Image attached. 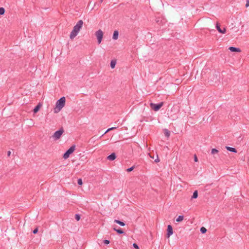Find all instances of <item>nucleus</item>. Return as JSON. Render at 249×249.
Wrapping results in <instances>:
<instances>
[{
	"label": "nucleus",
	"mask_w": 249,
	"mask_h": 249,
	"mask_svg": "<svg viewBox=\"0 0 249 249\" xmlns=\"http://www.w3.org/2000/svg\"><path fill=\"white\" fill-rule=\"evenodd\" d=\"M116 64V60H112L110 62V67L112 69H113L115 68V65Z\"/></svg>",
	"instance_id": "nucleus-19"
},
{
	"label": "nucleus",
	"mask_w": 249,
	"mask_h": 249,
	"mask_svg": "<svg viewBox=\"0 0 249 249\" xmlns=\"http://www.w3.org/2000/svg\"><path fill=\"white\" fill-rule=\"evenodd\" d=\"M104 0H100V1L101 3H102L103 1Z\"/></svg>",
	"instance_id": "nucleus-38"
},
{
	"label": "nucleus",
	"mask_w": 249,
	"mask_h": 249,
	"mask_svg": "<svg viewBox=\"0 0 249 249\" xmlns=\"http://www.w3.org/2000/svg\"><path fill=\"white\" fill-rule=\"evenodd\" d=\"M103 35V32L101 29H99L95 32V36L97 37L98 43L99 44L101 43L102 40Z\"/></svg>",
	"instance_id": "nucleus-5"
},
{
	"label": "nucleus",
	"mask_w": 249,
	"mask_h": 249,
	"mask_svg": "<svg viewBox=\"0 0 249 249\" xmlns=\"http://www.w3.org/2000/svg\"><path fill=\"white\" fill-rule=\"evenodd\" d=\"M198 197V192L196 190L193 193V196H192V199L196 198Z\"/></svg>",
	"instance_id": "nucleus-21"
},
{
	"label": "nucleus",
	"mask_w": 249,
	"mask_h": 249,
	"mask_svg": "<svg viewBox=\"0 0 249 249\" xmlns=\"http://www.w3.org/2000/svg\"><path fill=\"white\" fill-rule=\"evenodd\" d=\"M64 130L63 127L60 128L58 130L55 131L52 137L54 139V140L56 141L59 140L62 134L64 133Z\"/></svg>",
	"instance_id": "nucleus-2"
},
{
	"label": "nucleus",
	"mask_w": 249,
	"mask_h": 249,
	"mask_svg": "<svg viewBox=\"0 0 249 249\" xmlns=\"http://www.w3.org/2000/svg\"><path fill=\"white\" fill-rule=\"evenodd\" d=\"M133 246L134 248H135L136 249H139V246L137 244L134 243Z\"/></svg>",
	"instance_id": "nucleus-30"
},
{
	"label": "nucleus",
	"mask_w": 249,
	"mask_h": 249,
	"mask_svg": "<svg viewBox=\"0 0 249 249\" xmlns=\"http://www.w3.org/2000/svg\"><path fill=\"white\" fill-rule=\"evenodd\" d=\"M77 183L79 185H82L83 184V181L81 178H79L77 180Z\"/></svg>",
	"instance_id": "nucleus-28"
},
{
	"label": "nucleus",
	"mask_w": 249,
	"mask_h": 249,
	"mask_svg": "<svg viewBox=\"0 0 249 249\" xmlns=\"http://www.w3.org/2000/svg\"><path fill=\"white\" fill-rule=\"evenodd\" d=\"M163 132L165 136L168 138L170 136V131L167 129H164Z\"/></svg>",
	"instance_id": "nucleus-14"
},
{
	"label": "nucleus",
	"mask_w": 249,
	"mask_h": 249,
	"mask_svg": "<svg viewBox=\"0 0 249 249\" xmlns=\"http://www.w3.org/2000/svg\"><path fill=\"white\" fill-rule=\"evenodd\" d=\"M78 33H79V32L77 31V30H76L73 28V30L71 32L70 36V38L71 39H73L77 35Z\"/></svg>",
	"instance_id": "nucleus-8"
},
{
	"label": "nucleus",
	"mask_w": 249,
	"mask_h": 249,
	"mask_svg": "<svg viewBox=\"0 0 249 249\" xmlns=\"http://www.w3.org/2000/svg\"><path fill=\"white\" fill-rule=\"evenodd\" d=\"M116 128L117 127H111V128H109L107 129L106 130V131L103 134H102V136L100 138H101L102 137H103L105 134L107 133V132H108L110 130H114V129H116Z\"/></svg>",
	"instance_id": "nucleus-20"
},
{
	"label": "nucleus",
	"mask_w": 249,
	"mask_h": 249,
	"mask_svg": "<svg viewBox=\"0 0 249 249\" xmlns=\"http://www.w3.org/2000/svg\"><path fill=\"white\" fill-rule=\"evenodd\" d=\"M249 6V0H246V7H248Z\"/></svg>",
	"instance_id": "nucleus-33"
},
{
	"label": "nucleus",
	"mask_w": 249,
	"mask_h": 249,
	"mask_svg": "<svg viewBox=\"0 0 249 249\" xmlns=\"http://www.w3.org/2000/svg\"><path fill=\"white\" fill-rule=\"evenodd\" d=\"M156 21L159 24H163L164 23V19H162L160 18H156Z\"/></svg>",
	"instance_id": "nucleus-17"
},
{
	"label": "nucleus",
	"mask_w": 249,
	"mask_h": 249,
	"mask_svg": "<svg viewBox=\"0 0 249 249\" xmlns=\"http://www.w3.org/2000/svg\"><path fill=\"white\" fill-rule=\"evenodd\" d=\"M173 233V228L171 225H168L167 229V236L169 238Z\"/></svg>",
	"instance_id": "nucleus-7"
},
{
	"label": "nucleus",
	"mask_w": 249,
	"mask_h": 249,
	"mask_svg": "<svg viewBox=\"0 0 249 249\" xmlns=\"http://www.w3.org/2000/svg\"><path fill=\"white\" fill-rule=\"evenodd\" d=\"M200 231L202 233H205L207 231V229L205 227H202L200 228Z\"/></svg>",
	"instance_id": "nucleus-23"
},
{
	"label": "nucleus",
	"mask_w": 249,
	"mask_h": 249,
	"mask_svg": "<svg viewBox=\"0 0 249 249\" xmlns=\"http://www.w3.org/2000/svg\"><path fill=\"white\" fill-rule=\"evenodd\" d=\"M37 232H38V228H37L34 229L33 231V232L34 234H36L37 233Z\"/></svg>",
	"instance_id": "nucleus-32"
},
{
	"label": "nucleus",
	"mask_w": 249,
	"mask_h": 249,
	"mask_svg": "<svg viewBox=\"0 0 249 249\" xmlns=\"http://www.w3.org/2000/svg\"><path fill=\"white\" fill-rule=\"evenodd\" d=\"M81 216L79 214H76L75 215V218L77 221H79L80 219Z\"/></svg>",
	"instance_id": "nucleus-26"
},
{
	"label": "nucleus",
	"mask_w": 249,
	"mask_h": 249,
	"mask_svg": "<svg viewBox=\"0 0 249 249\" xmlns=\"http://www.w3.org/2000/svg\"><path fill=\"white\" fill-rule=\"evenodd\" d=\"M194 160L195 162L198 161L196 155H195V157H194Z\"/></svg>",
	"instance_id": "nucleus-34"
},
{
	"label": "nucleus",
	"mask_w": 249,
	"mask_h": 249,
	"mask_svg": "<svg viewBox=\"0 0 249 249\" xmlns=\"http://www.w3.org/2000/svg\"><path fill=\"white\" fill-rule=\"evenodd\" d=\"M10 155H11V152H10V151H8L7 152V156H8V157H9V156H10Z\"/></svg>",
	"instance_id": "nucleus-35"
},
{
	"label": "nucleus",
	"mask_w": 249,
	"mask_h": 249,
	"mask_svg": "<svg viewBox=\"0 0 249 249\" xmlns=\"http://www.w3.org/2000/svg\"><path fill=\"white\" fill-rule=\"evenodd\" d=\"M95 136H94V137H92V138H91V139H94H94H95Z\"/></svg>",
	"instance_id": "nucleus-37"
},
{
	"label": "nucleus",
	"mask_w": 249,
	"mask_h": 249,
	"mask_svg": "<svg viewBox=\"0 0 249 249\" xmlns=\"http://www.w3.org/2000/svg\"><path fill=\"white\" fill-rule=\"evenodd\" d=\"M66 99L65 97H62L58 100L56 103V108L54 112L57 113L60 111L65 105Z\"/></svg>",
	"instance_id": "nucleus-1"
},
{
	"label": "nucleus",
	"mask_w": 249,
	"mask_h": 249,
	"mask_svg": "<svg viewBox=\"0 0 249 249\" xmlns=\"http://www.w3.org/2000/svg\"><path fill=\"white\" fill-rule=\"evenodd\" d=\"M135 168V166H133L128 169H126V171L128 172H131Z\"/></svg>",
	"instance_id": "nucleus-27"
},
{
	"label": "nucleus",
	"mask_w": 249,
	"mask_h": 249,
	"mask_svg": "<svg viewBox=\"0 0 249 249\" xmlns=\"http://www.w3.org/2000/svg\"><path fill=\"white\" fill-rule=\"evenodd\" d=\"M103 242H104V243L105 244H106V245H108V244H109V243H110V241H109V240H106H106H104L103 241Z\"/></svg>",
	"instance_id": "nucleus-29"
},
{
	"label": "nucleus",
	"mask_w": 249,
	"mask_h": 249,
	"mask_svg": "<svg viewBox=\"0 0 249 249\" xmlns=\"http://www.w3.org/2000/svg\"><path fill=\"white\" fill-rule=\"evenodd\" d=\"M229 50L231 52H240L241 50L239 48H236L234 47H230L229 48Z\"/></svg>",
	"instance_id": "nucleus-10"
},
{
	"label": "nucleus",
	"mask_w": 249,
	"mask_h": 249,
	"mask_svg": "<svg viewBox=\"0 0 249 249\" xmlns=\"http://www.w3.org/2000/svg\"><path fill=\"white\" fill-rule=\"evenodd\" d=\"M119 32L118 31L116 30L114 31L112 38L114 40H116L118 38Z\"/></svg>",
	"instance_id": "nucleus-12"
},
{
	"label": "nucleus",
	"mask_w": 249,
	"mask_h": 249,
	"mask_svg": "<svg viewBox=\"0 0 249 249\" xmlns=\"http://www.w3.org/2000/svg\"><path fill=\"white\" fill-rule=\"evenodd\" d=\"M183 218L184 217L183 215H179L176 219V221L178 222H181L183 220Z\"/></svg>",
	"instance_id": "nucleus-22"
},
{
	"label": "nucleus",
	"mask_w": 249,
	"mask_h": 249,
	"mask_svg": "<svg viewBox=\"0 0 249 249\" xmlns=\"http://www.w3.org/2000/svg\"><path fill=\"white\" fill-rule=\"evenodd\" d=\"M226 148L229 151L233 152V153L237 152V150L235 148L231 147H229V146H226Z\"/></svg>",
	"instance_id": "nucleus-13"
},
{
	"label": "nucleus",
	"mask_w": 249,
	"mask_h": 249,
	"mask_svg": "<svg viewBox=\"0 0 249 249\" xmlns=\"http://www.w3.org/2000/svg\"><path fill=\"white\" fill-rule=\"evenodd\" d=\"M75 145H73L71 146L64 154L63 156V158L64 159H68L70 155L74 152V151L75 150Z\"/></svg>",
	"instance_id": "nucleus-3"
},
{
	"label": "nucleus",
	"mask_w": 249,
	"mask_h": 249,
	"mask_svg": "<svg viewBox=\"0 0 249 249\" xmlns=\"http://www.w3.org/2000/svg\"><path fill=\"white\" fill-rule=\"evenodd\" d=\"M157 158L155 160V162L156 163H158L160 161V159H159L158 155H156Z\"/></svg>",
	"instance_id": "nucleus-31"
},
{
	"label": "nucleus",
	"mask_w": 249,
	"mask_h": 249,
	"mask_svg": "<svg viewBox=\"0 0 249 249\" xmlns=\"http://www.w3.org/2000/svg\"><path fill=\"white\" fill-rule=\"evenodd\" d=\"M5 13V9L3 7H0V15H2Z\"/></svg>",
	"instance_id": "nucleus-24"
},
{
	"label": "nucleus",
	"mask_w": 249,
	"mask_h": 249,
	"mask_svg": "<svg viewBox=\"0 0 249 249\" xmlns=\"http://www.w3.org/2000/svg\"><path fill=\"white\" fill-rule=\"evenodd\" d=\"M40 106L41 105L40 104H38L37 106H36L34 108L33 112L35 113H37L39 110Z\"/></svg>",
	"instance_id": "nucleus-18"
},
{
	"label": "nucleus",
	"mask_w": 249,
	"mask_h": 249,
	"mask_svg": "<svg viewBox=\"0 0 249 249\" xmlns=\"http://www.w3.org/2000/svg\"><path fill=\"white\" fill-rule=\"evenodd\" d=\"M218 152V150H217L215 148H213L212 149L211 153H212V154H215L217 153Z\"/></svg>",
	"instance_id": "nucleus-25"
},
{
	"label": "nucleus",
	"mask_w": 249,
	"mask_h": 249,
	"mask_svg": "<svg viewBox=\"0 0 249 249\" xmlns=\"http://www.w3.org/2000/svg\"><path fill=\"white\" fill-rule=\"evenodd\" d=\"M163 103L160 102L159 104L151 103L150 104V107L155 111H157L163 106Z\"/></svg>",
	"instance_id": "nucleus-4"
},
{
	"label": "nucleus",
	"mask_w": 249,
	"mask_h": 249,
	"mask_svg": "<svg viewBox=\"0 0 249 249\" xmlns=\"http://www.w3.org/2000/svg\"><path fill=\"white\" fill-rule=\"evenodd\" d=\"M216 28L220 33L225 34L226 33V28H224L223 29H221L220 28V25L218 23L216 24Z\"/></svg>",
	"instance_id": "nucleus-9"
},
{
	"label": "nucleus",
	"mask_w": 249,
	"mask_h": 249,
	"mask_svg": "<svg viewBox=\"0 0 249 249\" xmlns=\"http://www.w3.org/2000/svg\"><path fill=\"white\" fill-rule=\"evenodd\" d=\"M83 24V22L82 20H79L76 24L73 27V29H74L76 30H77V31L79 32L80 29L82 28V25Z\"/></svg>",
	"instance_id": "nucleus-6"
},
{
	"label": "nucleus",
	"mask_w": 249,
	"mask_h": 249,
	"mask_svg": "<svg viewBox=\"0 0 249 249\" xmlns=\"http://www.w3.org/2000/svg\"><path fill=\"white\" fill-rule=\"evenodd\" d=\"M113 230L116 231L117 233L119 234H123L124 233V231L121 229V228H119L118 229H117L116 228H113Z\"/></svg>",
	"instance_id": "nucleus-15"
},
{
	"label": "nucleus",
	"mask_w": 249,
	"mask_h": 249,
	"mask_svg": "<svg viewBox=\"0 0 249 249\" xmlns=\"http://www.w3.org/2000/svg\"><path fill=\"white\" fill-rule=\"evenodd\" d=\"M116 158V154L115 153H112L110 155L107 156V159L109 160H114Z\"/></svg>",
	"instance_id": "nucleus-11"
},
{
	"label": "nucleus",
	"mask_w": 249,
	"mask_h": 249,
	"mask_svg": "<svg viewBox=\"0 0 249 249\" xmlns=\"http://www.w3.org/2000/svg\"><path fill=\"white\" fill-rule=\"evenodd\" d=\"M149 156H150V157L151 158H152V159H154V156H152L151 155H149Z\"/></svg>",
	"instance_id": "nucleus-36"
},
{
	"label": "nucleus",
	"mask_w": 249,
	"mask_h": 249,
	"mask_svg": "<svg viewBox=\"0 0 249 249\" xmlns=\"http://www.w3.org/2000/svg\"><path fill=\"white\" fill-rule=\"evenodd\" d=\"M114 222L117 224H118L119 225H120L121 226H124L125 225V224L124 222L121 221L119 220L115 219Z\"/></svg>",
	"instance_id": "nucleus-16"
}]
</instances>
